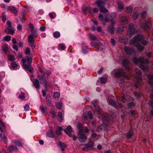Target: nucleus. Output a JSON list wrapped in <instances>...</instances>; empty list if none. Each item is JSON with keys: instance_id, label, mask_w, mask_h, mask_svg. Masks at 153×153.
<instances>
[{"instance_id": "nucleus-1", "label": "nucleus", "mask_w": 153, "mask_h": 153, "mask_svg": "<svg viewBox=\"0 0 153 153\" xmlns=\"http://www.w3.org/2000/svg\"><path fill=\"white\" fill-rule=\"evenodd\" d=\"M144 39V36L141 34H139L135 36L134 38L131 39L129 42L130 44L134 45L138 48H144L141 45V41ZM148 43V42L143 40L141 42V44L145 45Z\"/></svg>"}, {"instance_id": "nucleus-2", "label": "nucleus", "mask_w": 153, "mask_h": 153, "mask_svg": "<svg viewBox=\"0 0 153 153\" xmlns=\"http://www.w3.org/2000/svg\"><path fill=\"white\" fill-rule=\"evenodd\" d=\"M33 55L30 53L27 55L26 56L27 62L28 63L27 65H24V68L26 70L29 71L30 73L33 72V69L31 66V63L32 62Z\"/></svg>"}, {"instance_id": "nucleus-3", "label": "nucleus", "mask_w": 153, "mask_h": 153, "mask_svg": "<svg viewBox=\"0 0 153 153\" xmlns=\"http://www.w3.org/2000/svg\"><path fill=\"white\" fill-rule=\"evenodd\" d=\"M114 77L115 78L122 77L123 78H126L128 79H130V77L126 75V72L123 69H121L116 70L114 74Z\"/></svg>"}, {"instance_id": "nucleus-4", "label": "nucleus", "mask_w": 153, "mask_h": 153, "mask_svg": "<svg viewBox=\"0 0 153 153\" xmlns=\"http://www.w3.org/2000/svg\"><path fill=\"white\" fill-rule=\"evenodd\" d=\"M141 74L142 73L140 71H139L136 72L135 77L137 79V81L135 85L136 88H139L140 86V83L142 81Z\"/></svg>"}, {"instance_id": "nucleus-5", "label": "nucleus", "mask_w": 153, "mask_h": 153, "mask_svg": "<svg viewBox=\"0 0 153 153\" xmlns=\"http://www.w3.org/2000/svg\"><path fill=\"white\" fill-rule=\"evenodd\" d=\"M38 78L41 84H43L45 88V90L47 91V82L45 76L44 74L40 76H38Z\"/></svg>"}, {"instance_id": "nucleus-6", "label": "nucleus", "mask_w": 153, "mask_h": 153, "mask_svg": "<svg viewBox=\"0 0 153 153\" xmlns=\"http://www.w3.org/2000/svg\"><path fill=\"white\" fill-rule=\"evenodd\" d=\"M140 26L143 29L146 28L150 29L151 27V25L148 20H144L142 21H140Z\"/></svg>"}, {"instance_id": "nucleus-7", "label": "nucleus", "mask_w": 153, "mask_h": 153, "mask_svg": "<svg viewBox=\"0 0 153 153\" xmlns=\"http://www.w3.org/2000/svg\"><path fill=\"white\" fill-rule=\"evenodd\" d=\"M129 37L132 36L137 32V30L134 25L133 23L130 24L128 26Z\"/></svg>"}, {"instance_id": "nucleus-8", "label": "nucleus", "mask_w": 153, "mask_h": 153, "mask_svg": "<svg viewBox=\"0 0 153 153\" xmlns=\"http://www.w3.org/2000/svg\"><path fill=\"white\" fill-rule=\"evenodd\" d=\"M85 146L82 148L84 151H87L88 149H91L94 146V143L93 142L91 141L87 143L85 145Z\"/></svg>"}, {"instance_id": "nucleus-9", "label": "nucleus", "mask_w": 153, "mask_h": 153, "mask_svg": "<svg viewBox=\"0 0 153 153\" xmlns=\"http://www.w3.org/2000/svg\"><path fill=\"white\" fill-rule=\"evenodd\" d=\"M28 42L30 46V47L32 48H35V45L34 44V39L33 36L31 35L28 36Z\"/></svg>"}, {"instance_id": "nucleus-10", "label": "nucleus", "mask_w": 153, "mask_h": 153, "mask_svg": "<svg viewBox=\"0 0 153 153\" xmlns=\"http://www.w3.org/2000/svg\"><path fill=\"white\" fill-rule=\"evenodd\" d=\"M116 16V14L115 13H113L111 15H105V16L104 19L105 21L108 22L109 20H111V19H110V18H114Z\"/></svg>"}, {"instance_id": "nucleus-11", "label": "nucleus", "mask_w": 153, "mask_h": 153, "mask_svg": "<svg viewBox=\"0 0 153 153\" xmlns=\"http://www.w3.org/2000/svg\"><path fill=\"white\" fill-rule=\"evenodd\" d=\"M63 130L69 137H71L72 136V135L71 133L72 132V130L71 126H68L66 129H64Z\"/></svg>"}, {"instance_id": "nucleus-12", "label": "nucleus", "mask_w": 153, "mask_h": 153, "mask_svg": "<svg viewBox=\"0 0 153 153\" xmlns=\"http://www.w3.org/2000/svg\"><path fill=\"white\" fill-rule=\"evenodd\" d=\"M129 18L125 16H122L121 18V23L123 25H126L128 22Z\"/></svg>"}, {"instance_id": "nucleus-13", "label": "nucleus", "mask_w": 153, "mask_h": 153, "mask_svg": "<svg viewBox=\"0 0 153 153\" xmlns=\"http://www.w3.org/2000/svg\"><path fill=\"white\" fill-rule=\"evenodd\" d=\"M106 3V0H97L96 3L99 7L104 6Z\"/></svg>"}, {"instance_id": "nucleus-14", "label": "nucleus", "mask_w": 153, "mask_h": 153, "mask_svg": "<svg viewBox=\"0 0 153 153\" xmlns=\"http://www.w3.org/2000/svg\"><path fill=\"white\" fill-rule=\"evenodd\" d=\"M123 65L126 68V70L128 71L130 69L129 66V60L128 59H123L122 60Z\"/></svg>"}, {"instance_id": "nucleus-15", "label": "nucleus", "mask_w": 153, "mask_h": 153, "mask_svg": "<svg viewBox=\"0 0 153 153\" xmlns=\"http://www.w3.org/2000/svg\"><path fill=\"white\" fill-rule=\"evenodd\" d=\"M125 50L127 54L134 56L135 52L134 48H125Z\"/></svg>"}, {"instance_id": "nucleus-16", "label": "nucleus", "mask_w": 153, "mask_h": 153, "mask_svg": "<svg viewBox=\"0 0 153 153\" xmlns=\"http://www.w3.org/2000/svg\"><path fill=\"white\" fill-rule=\"evenodd\" d=\"M144 58L143 57H140L139 58H137L136 57H134L133 59V60L135 64H138L139 63H143Z\"/></svg>"}, {"instance_id": "nucleus-17", "label": "nucleus", "mask_w": 153, "mask_h": 153, "mask_svg": "<svg viewBox=\"0 0 153 153\" xmlns=\"http://www.w3.org/2000/svg\"><path fill=\"white\" fill-rule=\"evenodd\" d=\"M6 33L8 34H10L13 35L14 34V30L13 28L11 27H8L7 29L5 30Z\"/></svg>"}, {"instance_id": "nucleus-18", "label": "nucleus", "mask_w": 153, "mask_h": 153, "mask_svg": "<svg viewBox=\"0 0 153 153\" xmlns=\"http://www.w3.org/2000/svg\"><path fill=\"white\" fill-rule=\"evenodd\" d=\"M93 104L95 108V111L99 114L100 113V109L98 103L96 101H95L93 102Z\"/></svg>"}, {"instance_id": "nucleus-19", "label": "nucleus", "mask_w": 153, "mask_h": 153, "mask_svg": "<svg viewBox=\"0 0 153 153\" xmlns=\"http://www.w3.org/2000/svg\"><path fill=\"white\" fill-rule=\"evenodd\" d=\"M119 39L120 42L125 44H126L127 42L128 41V38L125 36L120 37Z\"/></svg>"}, {"instance_id": "nucleus-20", "label": "nucleus", "mask_w": 153, "mask_h": 153, "mask_svg": "<svg viewBox=\"0 0 153 153\" xmlns=\"http://www.w3.org/2000/svg\"><path fill=\"white\" fill-rule=\"evenodd\" d=\"M114 28L112 25L107 26V31L108 32L111 34H113L114 33Z\"/></svg>"}, {"instance_id": "nucleus-21", "label": "nucleus", "mask_w": 153, "mask_h": 153, "mask_svg": "<svg viewBox=\"0 0 153 153\" xmlns=\"http://www.w3.org/2000/svg\"><path fill=\"white\" fill-rule=\"evenodd\" d=\"M87 137L84 135L80 136L79 138V140L81 142H85L87 140Z\"/></svg>"}, {"instance_id": "nucleus-22", "label": "nucleus", "mask_w": 153, "mask_h": 153, "mask_svg": "<svg viewBox=\"0 0 153 153\" xmlns=\"http://www.w3.org/2000/svg\"><path fill=\"white\" fill-rule=\"evenodd\" d=\"M148 78L149 79V84L152 86H153V75L150 74L148 76Z\"/></svg>"}, {"instance_id": "nucleus-23", "label": "nucleus", "mask_w": 153, "mask_h": 153, "mask_svg": "<svg viewBox=\"0 0 153 153\" xmlns=\"http://www.w3.org/2000/svg\"><path fill=\"white\" fill-rule=\"evenodd\" d=\"M88 10H89V13L90 15L92 16L93 14V13L91 12V8L90 7H87L85 6H83L82 8V10L83 12H85Z\"/></svg>"}, {"instance_id": "nucleus-24", "label": "nucleus", "mask_w": 153, "mask_h": 153, "mask_svg": "<svg viewBox=\"0 0 153 153\" xmlns=\"http://www.w3.org/2000/svg\"><path fill=\"white\" fill-rule=\"evenodd\" d=\"M33 85L35 88L36 89H39L40 87V84L38 79H36L33 82Z\"/></svg>"}, {"instance_id": "nucleus-25", "label": "nucleus", "mask_w": 153, "mask_h": 153, "mask_svg": "<svg viewBox=\"0 0 153 153\" xmlns=\"http://www.w3.org/2000/svg\"><path fill=\"white\" fill-rule=\"evenodd\" d=\"M7 10H9L10 12L12 13H16L17 12V10L15 9L14 7L12 6L8 7H7Z\"/></svg>"}, {"instance_id": "nucleus-26", "label": "nucleus", "mask_w": 153, "mask_h": 153, "mask_svg": "<svg viewBox=\"0 0 153 153\" xmlns=\"http://www.w3.org/2000/svg\"><path fill=\"white\" fill-rule=\"evenodd\" d=\"M58 145L59 148H60L62 151L64 150V149L65 147V145L64 143L60 141H59Z\"/></svg>"}, {"instance_id": "nucleus-27", "label": "nucleus", "mask_w": 153, "mask_h": 153, "mask_svg": "<svg viewBox=\"0 0 153 153\" xmlns=\"http://www.w3.org/2000/svg\"><path fill=\"white\" fill-rule=\"evenodd\" d=\"M5 129V126L3 121L0 119V131H3Z\"/></svg>"}, {"instance_id": "nucleus-28", "label": "nucleus", "mask_w": 153, "mask_h": 153, "mask_svg": "<svg viewBox=\"0 0 153 153\" xmlns=\"http://www.w3.org/2000/svg\"><path fill=\"white\" fill-rule=\"evenodd\" d=\"M14 149H15L17 151L18 150V149L16 146H14L13 145H10L8 147L9 151L10 152H13Z\"/></svg>"}, {"instance_id": "nucleus-29", "label": "nucleus", "mask_w": 153, "mask_h": 153, "mask_svg": "<svg viewBox=\"0 0 153 153\" xmlns=\"http://www.w3.org/2000/svg\"><path fill=\"white\" fill-rule=\"evenodd\" d=\"M117 3L119 9H122L124 8V4L121 1H117Z\"/></svg>"}, {"instance_id": "nucleus-30", "label": "nucleus", "mask_w": 153, "mask_h": 153, "mask_svg": "<svg viewBox=\"0 0 153 153\" xmlns=\"http://www.w3.org/2000/svg\"><path fill=\"white\" fill-rule=\"evenodd\" d=\"M126 11L127 13H130L132 12L133 7L131 5L127 7L126 8Z\"/></svg>"}, {"instance_id": "nucleus-31", "label": "nucleus", "mask_w": 153, "mask_h": 153, "mask_svg": "<svg viewBox=\"0 0 153 153\" xmlns=\"http://www.w3.org/2000/svg\"><path fill=\"white\" fill-rule=\"evenodd\" d=\"M109 103V104H111L112 105H113L115 108H117V106L116 103L115 101H114V100H111V99H109L108 101Z\"/></svg>"}, {"instance_id": "nucleus-32", "label": "nucleus", "mask_w": 153, "mask_h": 153, "mask_svg": "<svg viewBox=\"0 0 153 153\" xmlns=\"http://www.w3.org/2000/svg\"><path fill=\"white\" fill-rule=\"evenodd\" d=\"M88 35L89 36V39L91 40L95 41L97 40V37L96 36L91 33H89L88 34Z\"/></svg>"}, {"instance_id": "nucleus-33", "label": "nucleus", "mask_w": 153, "mask_h": 153, "mask_svg": "<svg viewBox=\"0 0 153 153\" xmlns=\"http://www.w3.org/2000/svg\"><path fill=\"white\" fill-rule=\"evenodd\" d=\"M150 97L152 100L149 102V105L153 109V90L151 93Z\"/></svg>"}, {"instance_id": "nucleus-34", "label": "nucleus", "mask_w": 153, "mask_h": 153, "mask_svg": "<svg viewBox=\"0 0 153 153\" xmlns=\"http://www.w3.org/2000/svg\"><path fill=\"white\" fill-rule=\"evenodd\" d=\"M11 40V37L9 36H4L2 40L4 42L9 41Z\"/></svg>"}, {"instance_id": "nucleus-35", "label": "nucleus", "mask_w": 153, "mask_h": 153, "mask_svg": "<svg viewBox=\"0 0 153 153\" xmlns=\"http://www.w3.org/2000/svg\"><path fill=\"white\" fill-rule=\"evenodd\" d=\"M99 8L100 9V11L101 12L106 13L108 12V10L106 8L104 7V6L99 7Z\"/></svg>"}, {"instance_id": "nucleus-36", "label": "nucleus", "mask_w": 153, "mask_h": 153, "mask_svg": "<svg viewBox=\"0 0 153 153\" xmlns=\"http://www.w3.org/2000/svg\"><path fill=\"white\" fill-rule=\"evenodd\" d=\"M134 135V134L132 131H131L129 133L126 134V137L127 139L130 138Z\"/></svg>"}, {"instance_id": "nucleus-37", "label": "nucleus", "mask_w": 153, "mask_h": 153, "mask_svg": "<svg viewBox=\"0 0 153 153\" xmlns=\"http://www.w3.org/2000/svg\"><path fill=\"white\" fill-rule=\"evenodd\" d=\"M40 109H41V111L44 114H46L47 112V108L46 107H44L42 106H41L40 107Z\"/></svg>"}, {"instance_id": "nucleus-38", "label": "nucleus", "mask_w": 153, "mask_h": 153, "mask_svg": "<svg viewBox=\"0 0 153 153\" xmlns=\"http://www.w3.org/2000/svg\"><path fill=\"white\" fill-rule=\"evenodd\" d=\"M47 134L48 136L50 137H53L54 136V133L51 130L47 132Z\"/></svg>"}, {"instance_id": "nucleus-39", "label": "nucleus", "mask_w": 153, "mask_h": 153, "mask_svg": "<svg viewBox=\"0 0 153 153\" xmlns=\"http://www.w3.org/2000/svg\"><path fill=\"white\" fill-rule=\"evenodd\" d=\"M53 36L55 38H58L60 36V33L59 32L55 31L53 33Z\"/></svg>"}, {"instance_id": "nucleus-40", "label": "nucleus", "mask_w": 153, "mask_h": 153, "mask_svg": "<svg viewBox=\"0 0 153 153\" xmlns=\"http://www.w3.org/2000/svg\"><path fill=\"white\" fill-rule=\"evenodd\" d=\"M32 33L31 35L34 38H36L37 37V34L36 33V30H34L33 31H31Z\"/></svg>"}, {"instance_id": "nucleus-41", "label": "nucleus", "mask_w": 153, "mask_h": 153, "mask_svg": "<svg viewBox=\"0 0 153 153\" xmlns=\"http://www.w3.org/2000/svg\"><path fill=\"white\" fill-rule=\"evenodd\" d=\"M102 118L104 121L108 122L109 121V117L108 116L106 115H102Z\"/></svg>"}, {"instance_id": "nucleus-42", "label": "nucleus", "mask_w": 153, "mask_h": 153, "mask_svg": "<svg viewBox=\"0 0 153 153\" xmlns=\"http://www.w3.org/2000/svg\"><path fill=\"white\" fill-rule=\"evenodd\" d=\"M138 15L139 13L137 12H134L132 15V18L134 20H136Z\"/></svg>"}, {"instance_id": "nucleus-43", "label": "nucleus", "mask_w": 153, "mask_h": 153, "mask_svg": "<svg viewBox=\"0 0 153 153\" xmlns=\"http://www.w3.org/2000/svg\"><path fill=\"white\" fill-rule=\"evenodd\" d=\"M13 143L18 146H22V143L19 141L14 140Z\"/></svg>"}, {"instance_id": "nucleus-44", "label": "nucleus", "mask_w": 153, "mask_h": 153, "mask_svg": "<svg viewBox=\"0 0 153 153\" xmlns=\"http://www.w3.org/2000/svg\"><path fill=\"white\" fill-rule=\"evenodd\" d=\"M15 59L14 56L12 55H9L8 56V59L11 61H13Z\"/></svg>"}, {"instance_id": "nucleus-45", "label": "nucleus", "mask_w": 153, "mask_h": 153, "mask_svg": "<svg viewBox=\"0 0 153 153\" xmlns=\"http://www.w3.org/2000/svg\"><path fill=\"white\" fill-rule=\"evenodd\" d=\"M62 103L61 102H59L56 103V105L57 108L59 109L61 108V107L62 106Z\"/></svg>"}, {"instance_id": "nucleus-46", "label": "nucleus", "mask_w": 153, "mask_h": 153, "mask_svg": "<svg viewBox=\"0 0 153 153\" xmlns=\"http://www.w3.org/2000/svg\"><path fill=\"white\" fill-rule=\"evenodd\" d=\"M100 79L101 83H106L107 82L106 79L104 77H101L100 78Z\"/></svg>"}, {"instance_id": "nucleus-47", "label": "nucleus", "mask_w": 153, "mask_h": 153, "mask_svg": "<svg viewBox=\"0 0 153 153\" xmlns=\"http://www.w3.org/2000/svg\"><path fill=\"white\" fill-rule=\"evenodd\" d=\"M140 67L141 69L144 71L147 70L148 69V68L145 66L143 64L140 65Z\"/></svg>"}, {"instance_id": "nucleus-48", "label": "nucleus", "mask_w": 153, "mask_h": 153, "mask_svg": "<svg viewBox=\"0 0 153 153\" xmlns=\"http://www.w3.org/2000/svg\"><path fill=\"white\" fill-rule=\"evenodd\" d=\"M146 16V13L145 11H143L141 13V16L143 18H144Z\"/></svg>"}, {"instance_id": "nucleus-49", "label": "nucleus", "mask_w": 153, "mask_h": 153, "mask_svg": "<svg viewBox=\"0 0 153 153\" xmlns=\"http://www.w3.org/2000/svg\"><path fill=\"white\" fill-rule=\"evenodd\" d=\"M58 117L61 120V121L63 120L62 113L61 112H59L58 113Z\"/></svg>"}, {"instance_id": "nucleus-50", "label": "nucleus", "mask_w": 153, "mask_h": 153, "mask_svg": "<svg viewBox=\"0 0 153 153\" xmlns=\"http://www.w3.org/2000/svg\"><path fill=\"white\" fill-rule=\"evenodd\" d=\"M79 134L80 136L85 135L83 129H79Z\"/></svg>"}, {"instance_id": "nucleus-51", "label": "nucleus", "mask_w": 153, "mask_h": 153, "mask_svg": "<svg viewBox=\"0 0 153 153\" xmlns=\"http://www.w3.org/2000/svg\"><path fill=\"white\" fill-rule=\"evenodd\" d=\"M60 96V94L58 92H55L54 93L53 97L55 98H59Z\"/></svg>"}, {"instance_id": "nucleus-52", "label": "nucleus", "mask_w": 153, "mask_h": 153, "mask_svg": "<svg viewBox=\"0 0 153 153\" xmlns=\"http://www.w3.org/2000/svg\"><path fill=\"white\" fill-rule=\"evenodd\" d=\"M30 50L29 48H26L25 50V53L26 55H29L30 54Z\"/></svg>"}, {"instance_id": "nucleus-53", "label": "nucleus", "mask_w": 153, "mask_h": 153, "mask_svg": "<svg viewBox=\"0 0 153 153\" xmlns=\"http://www.w3.org/2000/svg\"><path fill=\"white\" fill-rule=\"evenodd\" d=\"M19 97L22 100H24L25 98L24 94L21 93V94L19 96Z\"/></svg>"}, {"instance_id": "nucleus-54", "label": "nucleus", "mask_w": 153, "mask_h": 153, "mask_svg": "<svg viewBox=\"0 0 153 153\" xmlns=\"http://www.w3.org/2000/svg\"><path fill=\"white\" fill-rule=\"evenodd\" d=\"M90 129L91 128L89 126H87L85 127L84 131L85 132L88 133Z\"/></svg>"}, {"instance_id": "nucleus-55", "label": "nucleus", "mask_w": 153, "mask_h": 153, "mask_svg": "<svg viewBox=\"0 0 153 153\" xmlns=\"http://www.w3.org/2000/svg\"><path fill=\"white\" fill-rule=\"evenodd\" d=\"M11 66L12 68H15L18 66V65L16 63L13 62L11 65Z\"/></svg>"}, {"instance_id": "nucleus-56", "label": "nucleus", "mask_w": 153, "mask_h": 153, "mask_svg": "<svg viewBox=\"0 0 153 153\" xmlns=\"http://www.w3.org/2000/svg\"><path fill=\"white\" fill-rule=\"evenodd\" d=\"M88 114L90 117V119H92L93 117L92 112L91 111H89L88 112Z\"/></svg>"}, {"instance_id": "nucleus-57", "label": "nucleus", "mask_w": 153, "mask_h": 153, "mask_svg": "<svg viewBox=\"0 0 153 153\" xmlns=\"http://www.w3.org/2000/svg\"><path fill=\"white\" fill-rule=\"evenodd\" d=\"M89 51V48H82V51L84 53H85L88 52Z\"/></svg>"}, {"instance_id": "nucleus-58", "label": "nucleus", "mask_w": 153, "mask_h": 153, "mask_svg": "<svg viewBox=\"0 0 153 153\" xmlns=\"http://www.w3.org/2000/svg\"><path fill=\"white\" fill-rule=\"evenodd\" d=\"M1 139L4 142H5L7 139L6 137L4 135L1 137Z\"/></svg>"}, {"instance_id": "nucleus-59", "label": "nucleus", "mask_w": 153, "mask_h": 153, "mask_svg": "<svg viewBox=\"0 0 153 153\" xmlns=\"http://www.w3.org/2000/svg\"><path fill=\"white\" fill-rule=\"evenodd\" d=\"M18 45V47H22L23 46V42L21 41H19V42Z\"/></svg>"}, {"instance_id": "nucleus-60", "label": "nucleus", "mask_w": 153, "mask_h": 153, "mask_svg": "<svg viewBox=\"0 0 153 153\" xmlns=\"http://www.w3.org/2000/svg\"><path fill=\"white\" fill-rule=\"evenodd\" d=\"M77 127L79 129H82V123L80 122H79L77 124Z\"/></svg>"}, {"instance_id": "nucleus-61", "label": "nucleus", "mask_w": 153, "mask_h": 153, "mask_svg": "<svg viewBox=\"0 0 153 153\" xmlns=\"http://www.w3.org/2000/svg\"><path fill=\"white\" fill-rule=\"evenodd\" d=\"M29 28L30 30H31V31L34 30V27L32 24L31 23L29 24Z\"/></svg>"}, {"instance_id": "nucleus-62", "label": "nucleus", "mask_w": 153, "mask_h": 153, "mask_svg": "<svg viewBox=\"0 0 153 153\" xmlns=\"http://www.w3.org/2000/svg\"><path fill=\"white\" fill-rule=\"evenodd\" d=\"M124 30L123 27H117V31L119 32H122Z\"/></svg>"}, {"instance_id": "nucleus-63", "label": "nucleus", "mask_w": 153, "mask_h": 153, "mask_svg": "<svg viewBox=\"0 0 153 153\" xmlns=\"http://www.w3.org/2000/svg\"><path fill=\"white\" fill-rule=\"evenodd\" d=\"M66 46L64 44L60 43L59 44L58 48H65Z\"/></svg>"}, {"instance_id": "nucleus-64", "label": "nucleus", "mask_w": 153, "mask_h": 153, "mask_svg": "<svg viewBox=\"0 0 153 153\" xmlns=\"http://www.w3.org/2000/svg\"><path fill=\"white\" fill-rule=\"evenodd\" d=\"M24 108L25 110H29V105L28 104L26 105L25 106Z\"/></svg>"}]
</instances>
